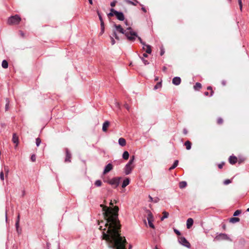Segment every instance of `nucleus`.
Returning a JSON list of instances; mask_svg holds the SVG:
<instances>
[{"instance_id":"nucleus-46","label":"nucleus","mask_w":249,"mask_h":249,"mask_svg":"<svg viewBox=\"0 0 249 249\" xmlns=\"http://www.w3.org/2000/svg\"><path fill=\"white\" fill-rule=\"evenodd\" d=\"M147 214H148V217L147 218H153L152 214V213L150 211H148L147 212Z\"/></svg>"},{"instance_id":"nucleus-43","label":"nucleus","mask_w":249,"mask_h":249,"mask_svg":"<svg viewBox=\"0 0 249 249\" xmlns=\"http://www.w3.org/2000/svg\"><path fill=\"white\" fill-rule=\"evenodd\" d=\"M231 182V181L230 179H226L224 181V184L225 185H228L230 184Z\"/></svg>"},{"instance_id":"nucleus-52","label":"nucleus","mask_w":249,"mask_h":249,"mask_svg":"<svg viewBox=\"0 0 249 249\" xmlns=\"http://www.w3.org/2000/svg\"><path fill=\"white\" fill-rule=\"evenodd\" d=\"M160 199L158 197L154 198L153 202L154 203H157L159 201Z\"/></svg>"},{"instance_id":"nucleus-5","label":"nucleus","mask_w":249,"mask_h":249,"mask_svg":"<svg viewBox=\"0 0 249 249\" xmlns=\"http://www.w3.org/2000/svg\"><path fill=\"white\" fill-rule=\"evenodd\" d=\"M179 243L186 248L190 249L191 248V245L187 240L183 236L179 237L178 238Z\"/></svg>"},{"instance_id":"nucleus-35","label":"nucleus","mask_w":249,"mask_h":249,"mask_svg":"<svg viewBox=\"0 0 249 249\" xmlns=\"http://www.w3.org/2000/svg\"><path fill=\"white\" fill-rule=\"evenodd\" d=\"M169 216V213L168 212L164 211L163 212V215L162 217H159V218H168Z\"/></svg>"},{"instance_id":"nucleus-64","label":"nucleus","mask_w":249,"mask_h":249,"mask_svg":"<svg viewBox=\"0 0 249 249\" xmlns=\"http://www.w3.org/2000/svg\"><path fill=\"white\" fill-rule=\"evenodd\" d=\"M204 95L205 96H208L209 95V92L208 91H206L204 92Z\"/></svg>"},{"instance_id":"nucleus-16","label":"nucleus","mask_w":249,"mask_h":249,"mask_svg":"<svg viewBox=\"0 0 249 249\" xmlns=\"http://www.w3.org/2000/svg\"><path fill=\"white\" fill-rule=\"evenodd\" d=\"M19 220L20 219H17L16 222V228L17 232L18 234L21 233V228L19 227Z\"/></svg>"},{"instance_id":"nucleus-24","label":"nucleus","mask_w":249,"mask_h":249,"mask_svg":"<svg viewBox=\"0 0 249 249\" xmlns=\"http://www.w3.org/2000/svg\"><path fill=\"white\" fill-rule=\"evenodd\" d=\"M147 220H148V225L149 226L154 229H155V226L153 224V222H154V219H147Z\"/></svg>"},{"instance_id":"nucleus-37","label":"nucleus","mask_w":249,"mask_h":249,"mask_svg":"<svg viewBox=\"0 0 249 249\" xmlns=\"http://www.w3.org/2000/svg\"><path fill=\"white\" fill-rule=\"evenodd\" d=\"M140 58L142 61V62H143V63H144V64L145 65H147V64H149L148 61L147 60L144 59L143 57L140 56Z\"/></svg>"},{"instance_id":"nucleus-58","label":"nucleus","mask_w":249,"mask_h":249,"mask_svg":"<svg viewBox=\"0 0 249 249\" xmlns=\"http://www.w3.org/2000/svg\"><path fill=\"white\" fill-rule=\"evenodd\" d=\"M104 31H105V28H101L100 35L103 34L104 33Z\"/></svg>"},{"instance_id":"nucleus-1","label":"nucleus","mask_w":249,"mask_h":249,"mask_svg":"<svg viewBox=\"0 0 249 249\" xmlns=\"http://www.w3.org/2000/svg\"><path fill=\"white\" fill-rule=\"evenodd\" d=\"M99 224H104L109 234L107 235L106 240L116 249H126V239L121 236L120 233L121 225L119 219H104L101 222L98 221Z\"/></svg>"},{"instance_id":"nucleus-26","label":"nucleus","mask_w":249,"mask_h":249,"mask_svg":"<svg viewBox=\"0 0 249 249\" xmlns=\"http://www.w3.org/2000/svg\"><path fill=\"white\" fill-rule=\"evenodd\" d=\"M184 145H185L187 150H190L191 148L192 143L190 141H186L185 142Z\"/></svg>"},{"instance_id":"nucleus-28","label":"nucleus","mask_w":249,"mask_h":249,"mask_svg":"<svg viewBox=\"0 0 249 249\" xmlns=\"http://www.w3.org/2000/svg\"><path fill=\"white\" fill-rule=\"evenodd\" d=\"M129 153L126 151H124L123 154V158L125 160H127L129 158Z\"/></svg>"},{"instance_id":"nucleus-41","label":"nucleus","mask_w":249,"mask_h":249,"mask_svg":"<svg viewBox=\"0 0 249 249\" xmlns=\"http://www.w3.org/2000/svg\"><path fill=\"white\" fill-rule=\"evenodd\" d=\"M36 155H34V154H33L32 156H31V160L33 161V162H35L36 161Z\"/></svg>"},{"instance_id":"nucleus-31","label":"nucleus","mask_w":249,"mask_h":249,"mask_svg":"<svg viewBox=\"0 0 249 249\" xmlns=\"http://www.w3.org/2000/svg\"><path fill=\"white\" fill-rule=\"evenodd\" d=\"M195 90H198L201 88V84L199 83H196L194 87Z\"/></svg>"},{"instance_id":"nucleus-47","label":"nucleus","mask_w":249,"mask_h":249,"mask_svg":"<svg viewBox=\"0 0 249 249\" xmlns=\"http://www.w3.org/2000/svg\"><path fill=\"white\" fill-rule=\"evenodd\" d=\"M174 231L178 235H180L181 234L180 232L177 229H175Z\"/></svg>"},{"instance_id":"nucleus-40","label":"nucleus","mask_w":249,"mask_h":249,"mask_svg":"<svg viewBox=\"0 0 249 249\" xmlns=\"http://www.w3.org/2000/svg\"><path fill=\"white\" fill-rule=\"evenodd\" d=\"M138 38V40L140 41V43L142 45H145V43L144 42H143L142 38L139 36L138 35H137V36L136 37V38Z\"/></svg>"},{"instance_id":"nucleus-11","label":"nucleus","mask_w":249,"mask_h":249,"mask_svg":"<svg viewBox=\"0 0 249 249\" xmlns=\"http://www.w3.org/2000/svg\"><path fill=\"white\" fill-rule=\"evenodd\" d=\"M113 169V166L111 163L107 164L105 167L103 174L104 175L107 174L109 172H110Z\"/></svg>"},{"instance_id":"nucleus-30","label":"nucleus","mask_w":249,"mask_h":249,"mask_svg":"<svg viewBox=\"0 0 249 249\" xmlns=\"http://www.w3.org/2000/svg\"><path fill=\"white\" fill-rule=\"evenodd\" d=\"M1 65H2V68H3L4 69H6L8 67V63L6 60H3L2 62Z\"/></svg>"},{"instance_id":"nucleus-61","label":"nucleus","mask_w":249,"mask_h":249,"mask_svg":"<svg viewBox=\"0 0 249 249\" xmlns=\"http://www.w3.org/2000/svg\"><path fill=\"white\" fill-rule=\"evenodd\" d=\"M142 10L145 13L146 12V10L145 7H142Z\"/></svg>"},{"instance_id":"nucleus-21","label":"nucleus","mask_w":249,"mask_h":249,"mask_svg":"<svg viewBox=\"0 0 249 249\" xmlns=\"http://www.w3.org/2000/svg\"><path fill=\"white\" fill-rule=\"evenodd\" d=\"M130 183V179L128 178H126L124 180L123 183L122 184V188H125L126 186H127Z\"/></svg>"},{"instance_id":"nucleus-54","label":"nucleus","mask_w":249,"mask_h":249,"mask_svg":"<svg viewBox=\"0 0 249 249\" xmlns=\"http://www.w3.org/2000/svg\"><path fill=\"white\" fill-rule=\"evenodd\" d=\"M101 22V28H105L104 23L103 21H100Z\"/></svg>"},{"instance_id":"nucleus-12","label":"nucleus","mask_w":249,"mask_h":249,"mask_svg":"<svg viewBox=\"0 0 249 249\" xmlns=\"http://www.w3.org/2000/svg\"><path fill=\"white\" fill-rule=\"evenodd\" d=\"M116 18L120 20L123 21L124 19V16L123 12H115Z\"/></svg>"},{"instance_id":"nucleus-27","label":"nucleus","mask_w":249,"mask_h":249,"mask_svg":"<svg viewBox=\"0 0 249 249\" xmlns=\"http://www.w3.org/2000/svg\"><path fill=\"white\" fill-rule=\"evenodd\" d=\"M178 160H175L172 166L169 168V170H171L175 169L178 166Z\"/></svg>"},{"instance_id":"nucleus-34","label":"nucleus","mask_w":249,"mask_h":249,"mask_svg":"<svg viewBox=\"0 0 249 249\" xmlns=\"http://www.w3.org/2000/svg\"><path fill=\"white\" fill-rule=\"evenodd\" d=\"M241 213V210H236L233 213V216H238L240 213Z\"/></svg>"},{"instance_id":"nucleus-10","label":"nucleus","mask_w":249,"mask_h":249,"mask_svg":"<svg viewBox=\"0 0 249 249\" xmlns=\"http://www.w3.org/2000/svg\"><path fill=\"white\" fill-rule=\"evenodd\" d=\"M215 239L216 240H229L230 238L228 236V235L226 233H220L219 235H217L215 237Z\"/></svg>"},{"instance_id":"nucleus-7","label":"nucleus","mask_w":249,"mask_h":249,"mask_svg":"<svg viewBox=\"0 0 249 249\" xmlns=\"http://www.w3.org/2000/svg\"><path fill=\"white\" fill-rule=\"evenodd\" d=\"M121 178H114L109 181V183L111 185H114V187H117L119 183Z\"/></svg>"},{"instance_id":"nucleus-9","label":"nucleus","mask_w":249,"mask_h":249,"mask_svg":"<svg viewBox=\"0 0 249 249\" xmlns=\"http://www.w3.org/2000/svg\"><path fill=\"white\" fill-rule=\"evenodd\" d=\"M114 37L117 40H119V36L117 35L115 31H113V33L111 36H110V38L111 39V45H113L115 44V41Z\"/></svg>"},{"instance_id":"nucleus-44","label":"nucleus","mask_w":249,"mask_h":249,"mask_svg":"<svg viewBox=\"0 0 249 249\" xmlns=\"http://www.w3.org/2000/svg\"><path fill=\"white\" fill-rule=\"evenodd\" d=\"M97 13L98 16V17H99V20H100V21H103V18H102V16H101V15L100 13L99 12V11H98L97 12Z\"/></svg>"},{"instance_id":"nucleus-51","label":"nucleus","mask_w":249,"mask_h":249,"mask_svg":"<svg viewBox=\"0 0 249 249\" xmlns=\"http://www.w3.org/2000/svg\"><path fill=\"white\" fill-rule=\"evenodd\" d=\"M224 165V162H222L220 163H219L218 165V167L219 169H221L223 165Z\"/></svg>"},{"instance_id":"nucleus-48","label":"nucleus","mask_w":249,"mask_h":249,"mask_svg":"<svg viewBox=\"0 0 249 249\" xmlns=\"http://www.w3.org/2000/svg\"><path fill=\"white\" fill-rule=\"evenodd\" d=\"M207 89L211 90L210 96H212L213 95V91L212 90V88L211 87H210V86L208 87Z\"/></svg>"},{"instance_id":"nucleus-45","label":"nucleus","mask_w":249,"mask_h":249,"mask_svg":"<svg viewBox=\"0 0 249 249\" xmlns=\"http://www.w3.org/2000/svg\"><path fill=\"white\" fill-rule=\"evenodd\" d=\"M117 3L116 0H114L110 3V6L112 7H114Z\"/></svg>"},{"instance_id":"nucleus-29","label":"nucleus","mask_w":249,"mask_h":249,"mask_svg":"<svg viewBox=\"0 0 249 249\" xmlns=\"http://www.w3.org/2000/svg\"><path fill=\"white\" fill-rule=\"evenodd\" d=\"M6 104L5 106V110L6 111L8 110L9 108V104H10V101L8 98L6 99Z\"/></svg>"},{"instance_id":"nucleus-20","label":"nucleus","mask_w":249,"mask_h":249,"mask_svg":"<svg viewBox=\"0 0 249 249\" xmlns=\"http://www.w3.org/2000/svg\"><path fill=\"white\" fill-rule=\"evenodd\" d=\"M194 223L193 219H187L186 226L187 229H190Z\"/></svg>"},{"instance_id":"nucleus-18","label":"nucleus","mask_w":249,"mask_h":249,"mask_svg":"<svg viewBox=\"0 0 249 249\" xmlns=\"http://www.w3.org/2000/svg\"><path fill=\"white\" fill-rule=\"evenodd\" d=\"M109 122L107 121H106L104 123L102 127V130L104 132H106L107 131V128L109 126Z\"/></svg>"},{"instance_id":"nucleus-13","label":"nucleus","mask_w":249,"mask_h":249,"mask_svg":"<svg viewBox=\"0 0 249 249\" xmlns=\"http://www.w3.org/2000/svg\"><path fill=\"white\" fill-rule=\"evenodd\" d=\"M66 158L65 160V162H71V154L68 148H66Z\"/></svg>"},{"instance_id":"nucleus-23","label":"nucleus","mask_w":249,"mask_h":249,"mask_svg":"<svg viewBox=\"0 0 249 249\" xmlns=\"http://www.w3.org/2000/svg\"><path fill=\"white\" fill-rule=\"evenodd\" d=\"M12 141L14 143L18 144V138L16 134L14 133L13 135Z\"/></svg>"},{"instance_id":"nucleus-56","label":"nucleus","mask_w":249,"mask_h":249,"mask_svg":"<svg viewBox=\"0 0 249 249\" xmlns=\"http://www.w3.org/2000/svg\"><path fill=\"white\" fill-rule=\"evenodd\" d=\"M107 16L108 17H112L113 16H115L113 14H112V13H111V12L110 13H109L108 14H107Z\"/></svg>"},{"instance_id":"nucleus-32","label":"nucleus","mask_w":249,"mask_h":249,"mask_svg":"<svg viewBox=\"0 0 249 249\" xmlns=\"http://www.w3.org/2000/svg\"><path fill=\"white\" fill-rule=\"evenodd\" d=\"M161 87V82H158L154 88V89H158L160 88Z\"/></svg>"},{"instance_id":"nucleus-3","label":"nucleus","mask_w":249,"mask_h":249,"mask_svg":"<svg viewBox=\"0 0 249 249\" xmlns=\"http://www.w3.org/2000/svg\"><path fill=\"white\" fill-rule=\"evenodd\" d=\"M126 30L127 31H126L124 34L125 35L127 39L129 41H134L137 36V33L133 31L132 28L130 27L127 28Z\"/></svg>"},{"instance_id":"nucleus-2","label":"nucleus","mask_w":249,"mask_h":249,"mask_svg":"<svg viewBox=\"0 0 249 249\" xmlns=\"http://www.w3.org/2000/svg\"><path fill=\"white\" fill-rule=\"evenodd\" d=\"M100 206L103 207L105 218H117L119 211L118 207H115L114 208H112L103 206V205H100Z\"/></svg>"},{"instance_id":"nucleus-38","label":"nucleus","mask_w":249,"mask_h":249,"mask_svg":"<svg viewBox=\"0 0 249 249\" xmlns=\"http://www.w3.org/2000/svg\"><path fill=\"white\" fill-rule=\"evenodd\" d=\"M134 160H135V156H132V157H131L129 161H128V163H129V164H133Z\"/></svg>"},{"instance_id":"nucleus-49","label":"nucleus","mask_w":249,"mask_h":249,"mask_svg":"<svg viewBox=\"0 0 249 249\" xmlns=\"http://www.w3.org/2000/svg\"><path fill=\"white\" fill-rule=\"evenodd\" d=\"M223 123V119L221 118H219L217 119V124H222Z\"/></svg>"},{"instance_id":"nucleus-17","label":"nucleus","mask_w":249,"mask_h":249,"mask_svg":"<svg viewBox=\"0 0 249 249\" xmlns=\"http://www.w3.org/2000/svg\"><path fill=\"white\" fill-rule=\"evenodd\" d=\"M229 162L231 164H234L237 161V158L234 156H231L229 159Z\"/></svg>"},{"instance_id":"nucleus-50","label":"nucleus","mask_w":249,"mask_h":249,"mask_svg":"<svg viewBox=\"0 0 249 249\" xmlns=\"http://www.w3.org/2000/svg\"><path fill=\"white\" fill-rule=\"evenodd\" d=\"M0 178L1 180H4V174H3V172L2 171H1L0 172Z\"/></svg>"},{"instance_id":"nucleus-60","label":"nucleus","mask_w":249,"mask_h":249,"mask_svg":"<svg viewBox=\"0 0 249 249\" xmlns=\"http://www.w3.org/2000/svg\"><path fill=\"white\" fill-rule=\"evenodd\" d=\"M4 170L5 171H6L7 173L8 172V167L7 166H4Z\"/></svg>"},{"instance_id":"nucleus-4","label":"nucleus","mask_w":249,"mask_h":249,"mask_svg":"<svg viewBox=\"0 0 249 249\" xmlns=\"http://www.w3.org/2000/svg\"><path fill=\"white\" fill-rule=\"evenodd\" d=\"M21 20L20 18L17 15L11 16L7 20V23L9 25L18 24Z\"/></svg>"},{"instance_id":"nucleus-14","label":"nucleus","mask_w":249,"mask_h":249,"mask_svg":"<svg viewBox=\"0 0 249 249\" xmlns=\"http://www.w3.org/2000/svg\"><path fill=\"white\" fill-rule=\"evenodd\" d=\"M142 49L144 50L147 53L150 54L152 52L151 46L149 45H143Z\"/></svg>"},{"instance_id":"nucleus-63","label":"nucleus","mask_w":249,"mask_h":249,"mask_svg":"<svg viewBox=\"0 0 249 249\" xmlns=\"http://www.w3.org/2000/svg\"><path fill=\"white\" fill-rule=\"evenodd\" d=\"M164 53V51L163 50H161L160 52V55H162Z\"/></svg>"},{"instance_id":"nucleus-19","label":"nucleus","mask_w":249,"mask_h":249,"mask_svg":"<svg viewBox=\"0 0 249 249\" xmlns=\"http://www.w3.org/2000/svg\"><path fill=\"white\" fill-rule=\"evenodd\" d=\"M131 1L130 0H124V1L129 4H131L134 6H136L139 2L137 0H133Z\"/></svg>"},{"instance_id":"nucleus-39","label":"nucleus","mask_w":249,"mask_h":249,"mask_svg":"<svg viewBox=\"0 0 249 249\" xmlns=\"http://www.w3.org/2000/svg\"><path fill=\"white\" fill-rule=\"evenodd\" d=\"M36 146H38L40 145L41 141V140L39 138H37L36 139Z\"/></svg>"},{"instance_id":"nucleus-33","label":"nucleus","mask_w":249,"mask_h":249,"mask_svg":"<svg viewBox=\"0 0 249 249\" xmlns=\"http://www.w3.org/2000/svg\"><path fill=\"white\" fill-rule=\"evenodd\" d=\"M240 219H230L229 222L231 223H235L239 222Z\"/></svg>"},{"instance_id":"nucleus-53","label":"nucleus","mask_w":249,"mask_h":249,"mask_svg":"<svg viewBox=\"0 0 249 249\" xmlns=\"http://www.w3.org/2000/svg\"><path fill=\"white\" fill-rule=\"evenodd\" d=\"M110 11L111 13H112V14H113L115 16L116 15V14H115V12H118L117 11L114 10V9L113 8H111L110 9Z\"/></svg>"},{"instance_id":"nucleus-42","label":"nucleus","mask_w":249,"mask_h":249,"mask_svg":"<svg viewBox=\"0 0 249 249\" xmlns=\"http://www.w3.org/2000/svg\"><path fill=\"white\" fill-rule=\"evenodd\" d=\"M238 3H239V7H240V9L241 11H242V0H238Z\"/></svg>"},{"instance_id":"nucleus-6","label":"nucleus","mask_w":249,"mask_h":249,"mask_svg":"<svg viewBox=\"0 0 249 249\" xmlns=\"http://www.w3.org/2000/svg\"><path fill=\"white\" fill-rule=\"evenodd\" d=\"M134 168V165L132 164H129V163H127L124 168V172L126 175H128L130 174L133 169Z\"/></svg>"},{"instance_id":"nucleus-59","label":"nucleus","mask_w":249,"mask_h":249,"mask_svg":"<svg viewBox=\"0 0 249 249\" xmlns=\"http://www.w3.org/2000/svg\"><path fill=\"white\" fill-rule=\"evenodd\" d=\"M222 228L223 229V230H226V225L224 224H222L221 225Z\"/></svg>"},{"instance_id":"nucleus-62","label":"nucleus","mask_w":249,"mask_h":249,"mask_svg":"<svg viewBox=\"0 0 249 249\" xmlns=\"http://www.w3.org/2000/svg\"><path fill=\"white\" fill-rule=\"evenodd\" d=\"M142 55H143V56H142L143 57H147V56H148V55L146 53H143L142 54Z\"/></svg>"},{"instance_id":"nucleus-55","label":"nucleus","mask_w":249,"mask_h":249,"mask_svg":"<svg viewBox=\"0 0 249 249\" xmlns=\"http://www.w3.org/2000/svg\"><path fill=\"white\" fill-rule=\"evenodd\" d=\"M124 107H125V108L127 110H129V106H128V104H125L124 105Z\"/></svg>"},{"instance_id":"nucleus-15","label":"nucleus","mask_w":249,"mask_h":249,"mask_svg":"<svg viewBox=\"0 0 249 249\" xmlns=\"http://www.w3.org/2000/svg\"><path fill=\"white\" fill-rule=\"evenodd\" d=\"M181 83V79L179 77H175L172 80V83L176 86L179 85Z\"/></svg>"},{"instance_id":"nucleus-25","label":"nucleus","mask_w":249,"mask_h":249,"mask_svg":"<svg viewBox=\"0 0 249 249\" xmlns=\"http://www.w3.org/2000/svg\"><path fill=\"white\" fill-rule=\"evenodd\" d=\"M187 186V182L185 181H182L179 182V187L180 189L184 188Z\"/></svg>"},{"instance_id":"nucleus-22","label":"nucleus","mask_w":249,"mask_h":249,"mask_svg":"<svg viewBox=\"0 0 249 249\" xmlns=\"http://www.w3.org/2000/svg\"><path fill=\"white\" fill-rule=\"evenodd\" d=\"M118 143L121 146H124L126 144V141L124 138H120L118 140Z\"/></svg>"},{"instance_id":"nucleus-8","label":"nucleus","mask_w":249,"mask_h":249,"mask_svg":"<svg viewBox=\"0 0 249 249\" xmlns=\"http://www.w3.org/2000/svg\"><path fill=\"white\" fill-rule=\"evenodd\" d=\"M113 27L115 29L116 32L117 31L118 32L124 34L125 32H126V30H124L123 27L120 25H117L116 24H113Z\"/></svg>"},{"instance_id":"nucleus-36","label":"nucleus","mask_w":249,"mask_h":249,"mask_svg":"<svg viewBox=\"0 0 249 249\" xmlns=\"http://www.w3.org/2000/svg\"><path fill=\"white\" fill-rule=\"evenodd\" d=\"M94 184H95V185L97 187H99V186H101L102 182L100 180H97L95 182Z\"/></svg>"},{"instance_id":"nucleus-57","label":"nucleus","mask_w":249,"mask_h":249,"mask_svg":"<svg viewBox=\"0 0 249 249\" xmlns=\"http://www.w3.org/2000/svg\"><path fill=\"white\" fill-rule=\"evenodd\" d=\"M149 201L150 202H153V200H154V198H153L151 196H150V195L149 196Z\"/></svg>"}]
</instances>
